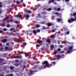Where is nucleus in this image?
<instances>
[{"label":"nucleus","instance_id":"f257e3e1","mask_svg":"<svg viewBox=\"0 0 76 76\" xmlns=\"http://www.w3.org/2000/svg\"><path fill=\"white\" fill-rule=\"evenodd\" d=\"M44 66H39L38 65H37L33 67V68L34 69H38L39 70H41L42 69H44L45 67H47L48 68H50V65H49V64L47 61H45L44 62Z\"/></svg>","mask_w":76,"mask_h":76},{"label":"nucleus","instance_id":"f03ea898","mask_svg":"<svg viewBox=\"0 0 76 76\" xmlns=\"http://www.w3.org/2000/svg\"><path fill=\"white\" fill-rule=\"evenodd\" d=\"M73 46L71 45V46H69L68 48H67L66 50H67V52L68 53H70L71 52H72L73 50H72Z\"/></svg>","mask_w":76,"mask_h":76},{"label":"nucleus","instance_id":"7ed1b4c3","mask_svg":"<svg viewBox=\"0 0 76 76\" xmlns=\"http://www.w3.org/2000/svg\"><path fill=\"white\" fill-rule=\"evenodd\" d=\"M76 21V17H75V19L73 18H72L70 19L69 20H68V22L69 23H72L73 22H74V21Z\"/></svg>","mask_w":76,"mask_h":76},{"label":"nucleus","instance_id":"20e7f679","mask_svg":"<svg viewBox=\"0 0 76 76\" xmlns=\"http://www.w3.org/2000/svg\"><path fill=\"white\" fill-rule=\"evenodd\" d=\"M37 72V70H35L34 71H30L28 73V76H31L32 75H33V74L34 73V72Z\"/></svg>","mask_w":76,"mask_h":76},{"label":"nucleus","instance_id":"39448f33","mask_svg":"<svg viewBox=\"0 0 76 76\" xmlns=\"http://www.w3.org/2000/svg\"><path fill=\"white\" fill-rule=\"evenodd\" d=\"M57 22H61L63 21L62 19L58 18L57 20Z\"/></svg>","mask_w":76,"mask_h":76},{"label":"nucleus","instance_id":"423d86ee","mask_svg":"<svg viewBox=\"0 0 76 76\" xmlns=\"http://www.w3.org/2000/svg\"><path fill=\"white\" fill-rule=\"evenodd\" d=\"M42 40H40L39 39H38L37 41V43H38V44H41L42 43Z\"/></svg>","mask_w":76,"mask_h":76},{"label":"nucleus","instance_id":"0eeeda50","mask_svg":"<svg viewBox=\"0 0 76 76\" xmlns=\"http://www.w3.org/2000/svg\"><path fill=\"white\" fill-rule=\"evenodd\" d=\"M26 12H27L28 13H32V12H31V11L28 10H26Z\"/></svg>","mask_w":76,"mask_h":76},{"label":"nucleus","instance_id":"6e6552de","mask_svg":"<svg viewBox=\"0 0 76 76\" xmlns=\"http://www.w3.org/2000/svg\"><path fill=\"white\" fill-rule=\"evenodd\" d=\"M62 56H64V55H62V56L60 55H57V59H59L60 58H61V57Z\"/></svg>","mask_w":76,"mask_h":76},{"label":"nucleus","instance_id":"1a4fd4ad","mask_svg":"<svg viewBox=\"0 0 76 76\" xmlns=\"http://www.w3.org/2000/svg\"><path fill=\"white\" fill-rule=\"evenodd\" d=\"M8 19H9V17H6L4 19H3V21H6V20H7Z\"/></svg>","mask_w":76,"mask_h":76},{"label":"nucleus","instance_id":"9d476101","mask_svg":"<svg viewBox=\"0 0 76 76\" xmlns=\"http://www.w3.org/2000/svg\"><path fill=\"white\" fill-rule=\"evenodd\" d=\"M17 18H22V15H17Z\"/></svg>","mask_w":76,"mask_h":76},{"label":"nucleus","instance_id":"9b49d317","mask_svg":"<svg viewBox=\"0 0 76 76\" xmlns=\"http://www.w3.org/2000/svg\"><path fill=\"white\" fill-rule=\"evenodd\" d=\"M46 41L47 42H48L49 44H50L51 43V42L50 41V39H47Z\"/></svg>","mask_w":76,"mask_h":76},{"label":"nucleus","instance_id":"f8f14e48","mask_svg":"<svg viewBox=\"0 0 76 76\" xmlns=\"http://www.w3.org/2000/svg\"><path fill=\"white\" fill-rule=\"evenodd\" d=\"M64 10V9H63L62 10H60V9L59 8H58L57 9V11H63V10Z\"/></svg>","mask_w":76,"mask_h":76},{"label":"nucleus","instance_id":"ddd939ff","mask_svg":"<svg viewBox=\"0 0 76 76\" xmlns=\"http://www.w3.org/2000/svg\"><path fill=\"white\" fill-rule=\"evenodd\" d=\"M55 15H56L58 16H60V15H61V14L60 13H59L58 12H56L55 13Z\"/></svg>","mask_w":76,"mask_h":76},{"label":"nucleus","instance_id":"4468645a","mask_svg":"<svg viewBox=\"0 0 76 76\" xmlns=\"http://www.w3.org/2000/svg\"><path fill=\"white\" fill-rule=\"evenodd\" d=\"M17 41H18V42H21L22 41H21V40L19 39H17Z\"/></svg>","mask_w":76,"mask_h":76},{"label":"nucleus","instance_id":"2eb2a0df","mask_svg":"<svg viewBox=\"0 0 76 76\" xmlns=\"http://www.w3.org/2000/svg\"><path fill=\"white\" fill-rule=\"evenodd\" d=\"M7 42V39H3V41H2V42L3 43H4Z\"/></svg>","mask_w":76,"mask_h":76},{"label":"nucleus","instance_id":"dca6fc26","mask_svg":"<svg viewBox=\"0 0 76 76\" xmlns=\"http://www.w3.org/2000/svg\"><path fill=\"white\" fill-rule=\"evenodd\" d=\"M33 34H36L37 32V30H34L33 31Z\"/></svg>","mask_w":76,"mask_h":76},{"label":"nucleus","instance_id":"f3484780","mask_svg":"<svg viewBox=\"0 0 76 76\" xmlns=\"http://www.w3.org/2000/svg\"><path fill=\"white\" fill-rule=\"evenodd\" d=\"M26 18H27V19H28V18H29V15H26Z\"/></svg>","mask_w":76,"mask_h":76},{"label":"nucleus","instance_id":"a211bd4d","mask_svg":"<svg viewBox=\"0 0 76 76\" xmlns=\"http://www.w3.org/2000/svg\"><path fill=\"white\" fill-rule=\"evenodd\" d=\"M47 10L48 11H50V10H52V9L51 8H49V9H47Z\"/></svg>","mask_w":76,"mask_h":76},{"label":"nucleus","instance_id":"6ab92c4d","mask_svg":"<svg viewBox=\"0 0 76 76\" xmlns=\"http://www.w3.org/2000/svg\"><path fill=\"white\" fill-rule=\"evenodd\" d=\"M14 58H19V57L18 56H16L14 57Z\"/></svg>","mask_w":76,"mask_h":76},{"label":"nucleus","instance_id":"aec40b11","mask_svg":"<svg viewBox=\"0 0 76 76\" xmlns=\"http://www.w3.org/2000/svg\"><path fill=\"white\" fill-rule=\"evenodd\" d=\"M48 26H50L51 25V24L50 23H49L47 24Z\"/></svg>","mask_w":76,"mask_h":76},{"label":"nucleus","instance_id":"412c9836","mask_svg":"<svg viewBox=\"0 0 76 76\" xmlns=\"http://www.w3.org/2000/svg\"><path fill=\"white\" fill-rule=\"evenodd\" d=\"M5 51H7L8 50V48L7 47H5Z\"/></svg>","mask_w":76,"mask_h":76},{"label":"nucleus","instance_id":"4be33fe9","mask_svg":"<svg viewBox=\"0 0 76 76\" xmlns=\"http://www.w3.org/2000/svg\"><path fill=\"white\" fill-rule=\"evenodd\" d=\"M40 26L39 25L37 24L36 25V28H39Z\"/></svg>","mask_w":76,"mask_h":76},{"label":"nucleus","instance_id":"5701e85b","mask_svg":"<svg viewBox=\"0 0 76 76\" xmlns=\"http://www.w3.org/2000/svg\"><path fill=\"white\" fill-rule=\"evenodd\" d=\"M51 63H52V64H56V63L55 62H51Z\"/></svg>","mask_w":76,"mask_h":76},{"label":"nucleus","instance_id":"b1692460","mask_svg":"<svg viewBox=\"0 0 76 76\" xmlns=\"http://www.w3.org/2000/svg\"><path fill=\"white\" fill-rule=\"evenodd\" d=\"M10 68L12 69H14V67L13 66H10Z\"/></svg>","mask_w":76,"mask_h":76},{"label":"nucleus","instance_id":"393cba45","mask_svg":"<svg viewBox=\"0 0 76 76\" xmlns=\"http://www.w3.org/2000/svg\"><path fill=\"white\" fill-rule=\"evenodd\" d=\"M50 47L52 48H54V45H51L50 46Z\"/></svg>","mask_w":76,"mask_h":76},{"label":"nucleus","instance_id":"a878e982","mask_svg":"<svg viewBox=\"0 0 76 76\" xmlns=\"http://www.w3.org/2000/svg\"><path fill=\"white\" fill-rule=\"evenodd\" d=\"M10 26L9 24H7V28H9Z\"/></svg>","mask_w":76,"mask_h":76},{"label":"nucleus","instance_id":"bb28decb","mask_svg":"<svg viewBox=\"0 0 76 76\" xmlns=\"http://www.w3.org/2000/svg\"><path fill=\"white\" fill-rule=\"evenodd\" d=\"M33 63L34 64H37V62L36 61H33Z\"/></svg>","mask_w":76,"mask_h":76},{"label":"nucleus","instance_id":"cd10ccee","mask_svg":"<svg viewBox=\"0 0 76 76\" xmlns=\"http://www.w3.org/2000/svg\"><path fill=\"white\" fill-rule=\"evenodd\" d=\"M3 30L4 31H7V29L6 28H4L3 29Z\"/></svg>","mask_w":76,"mask_h":76},{"label":"nucleus","instance_id":"c85d7f7f","mask_svg":"<svg viewBox=\"0 0 76 76\" xmlns=\"http://www.w3.org/2000/svg\"><path fill=\"white\" fill-rule=\"evenodd\" d=\"M13 30H14V28H12L10 29V31H13Z\"/></svg>","mask_w":76,"mask_h":76},{"label":"nucleus","instance_id":"c756f323","mask_svg":"<svg viewBox=\"0 0 76 76\" xmlns=\"http://www.w3.org/2000/svg\"><path fill=\"white\" fill-rule=\"evenodd\" d=\"M16 3L17 4H19L20 3V2L19 1H17Z\"/></svg>","mask_w":76,"mask_h":76},{"label":"nucleus","instance_id":"7c9ffc66","mask_svg":"<svg viewBox=\"0 0 76 76\" xmlns=\"http://www.w3.org/2000/svg\"><path fill=\"white\" fill-rule=\"evenodd\" d=\"M15 65L16 66H19V64H15Z\"/></svg>","mask_w":76,"mask_h":76},{"label":"nucleus","instance_id":"2f4dec72","mask_svg":"<svg viewBox=\"0 0 76 76\" xmlns=\"http://www.w3.org/2000/svg\"><path fill=\"white\" fill-rule=\"evenodd\" d=\"M36 31H37V32H40V30L39 29H37Z\"/></svg>","mask_w":76,"mask_h":76},{"label":"nucleus","instance_id":"473e14b6","mask_svg":"<svg viewBox=\"0 0 76 76\" xmlns=\"http://www.w3.org/2000/svg\"><path fill=\"white\" fill-rule=\"evenodd\" d=\"M51 18H52V19H53V20L54 19V16H52V17Z\"/></svg>","mask_w":76,"mask_h":76},{"label":"nucleus","instance_id":"72a5a7b5","mask_svg":"<svg viewBox=\"0 0 76 76\" xmlns=\"http://www.w3.org/2000/svg\"><path fill=\"white\" fill-rule=\"evenodd\" d=\"M64 29H65V31H67L68 30V29H67L66 28H65L64 27Z\"/></svg>","mask_w":76,"mask_h":76},{"label":"nucleus","instance_id":"f704fd0d","mask_svg":"<svg viewBox=\"0 0 76 76\" xmlns=\"http://www.w3.org/2000/svg\"><path fill=\"white\" fill-rule=\"evenodd\" d=\"M64 53V51L60 52V53Z\"/></svg>","mask_w":76,"mask_h":76},{"label":"nucleus","instance_id":"c9c22d12","mask_svg":"<svg viewBox=\"0 0 76 76\" xmlns=\"http://www.w3.org/2000/svg\"><path fill=\"white\" fill-rule=\"evenodd\" d=\"M19 76H22L23 75L22 74V73H20L19 74Z\"/></svg>","mask_w":76,"mask_h":76},{"label":"nucleus","instance_id":"e433bc0d","mask_svg":"<svg viewBox=\"0 0 76 76\" xmlns=\"http://www.w3.org/2000/svg\"><path fill=\"white\" fill-rule=\"evenodd\" d=\"M23 45H26V43L24 42V43H23Z\"/></svg>","mask_w":76,"mask_h":76},{"label":"nucleus","instance_id":"4c0bfd02","mask_svg":"<svg viewBox=\"0 0 76 76\" xmlns=\"http://www.w3.org/2000/svg\"><path fill=\"white\" fill-rule=\"evenodd\" d=\"M25 56L26 57H27L28 56V54L27 53H26L25 54Z\"/></svg>","mask_w":76,"mask_h":76},{"label":"nucleus","instance_id":"58836bf2","mask_svg":"<svg viewBox=\"0 0 76 76\" xmlns=\"http://www.w3.org/2000/svg\"><path fill=\"white\" fill-rule=\"evenodd\" d=\"M58 51H60L61 50V49H60V48H59L58 49Z\"/></svg>","mask_w":76,"mask_h":76},{"label":"nucleus","instance_id":"ea45409f","mask_svg":"<svg viewBox=\"0 0 76 76\" xmlns=\"http://www.w3.org/2000/svg\"><path fill=\"white\" fill-rule=\"evenodd\" d=\"M47 29V27H44L43 28V29Z\"/></svg>","mask_w":76,"mask_h":76},{"label":"nucleus","instance_id":"a19ab883","mask_svg":"<svg viewBox=\"0 0 76 76\" xmlns=\"http://www.w3.org/2000/svg\"><path fill=\"white\" fill-rule=\"evenodd\" d=\"M60 48H63V46L61 45L60 46Z\"/></svg>","mask_w":76,"mask_h":76},{"label":"nucleus","instance_id":"79ce46f5","mask_svg":"<svg viewBox=\"0 0 76 76\" xmlns=\"http://www.w3.org/2000/svg\"><path fill=\"white\" fill-rule=\"evenodd\" d=\"M55 31V30H53L52 31V32H54V31Z\"/></svg>","mask_w":76,"mask_h":76},{"label":"nucleus","instance_id":"37998d69","mask_svg":"<svg viewBox=\"0 0 76 76\" xmlns=\"http://www.w3.org/2000/svg\"><path fill=\"white\" fill-rule=\"evenodd\" d=\"M1 3L0 2V7H2V5H1Z\"/></svg>","mask_w":76,"mask_h":76},{"label":"nucleus","instance_id":"c03bdc74","mask_svg":"<svg viewBox=\"0 0 76 76\" xmlns=\"http://www.w3.org/2000/svg\"><path fill=\"white\" fill-rule=\"evenodd\" d=\"M15 62H18V60H16L15 61Z\"/></svg>","mask_w":76,"mask_h":76},{"label":"nucleus","instance_id":"a18cd8bd","mask_svg":"<svg viewBox=\"0 0 76 76\" xmlns=\"http://www.w3.org/2000/svg\"><path fill=\"white\" fill-rule=\"evenodd\" d=\"M66 2H68V1H69V0H65Z\"/></svg>","mask_w":76,"mask_h":76},{"label":"nucleus","instance_id":"49530a36","mask_svg":"<svg viewBox=\"0 0 76 76\" xmlns=\"http://www.w3.org/2000/svg\"><path fill=\"white\" fill-rule=\"evenodd\" d=\"M23 53V52L22 51H21L19 52V54H22Z\"/></svg>","mask_w":76,"mask_h":76},{"label":"nucleus","instance_id":"de8ad7c7","mask_svg":"<svg viewBox=\"0 0 76 76\" xmlns=\"http://www.w3.org/2000/svg\"><path fill=\"white\" fill-rule=\"evenodd\" d=\"M23 6L24 7H26V5L25 4H24L23 5Z\"/></svg>","mask_w":76,"mask_h":76},{"label":"nucleus","instance_id":"09e8293b","mask_svg":"<svg viewBox=\"0 0 76 76\" xmlns=\"http://www.w3.org/2000/svg\"><path fill=\"white\" fill-rule=\"evenodd\" d=\"M51 38H54V36H53V35H52L51 36Z\"/></svg>","mask_w":76,"mask_h":76},{"label":"nucleus","instance_id":"8fccbe9b","mask_svg":"<svg viewBox=\"0 0 76 76\" xmlns=\"http://www.w3.org/2000/svg\"><path fill=\"white\" fill-rule=\"evenodd\" d=\"M54 0H51L52 3H53V2H54Z\"/></svg>","mask_w":76,"mask_h":76},{"label":"nucleus","instance_id":"3c124183","mask_svg":"<svg viewBox=\"0 0 76 76\" xmlns=\"http://www.w3.org/2000/svg\"><path fill=\"white\" fill-rule=\"evenodd\" d=\"M57 52H54V54H57Z\"/></svg>","mask_w":76,"mask_h":76},{"label":"nucleus","instance_id":"603ef678","mask_svg":"<svg viewBox=\"0 0 76 76\" xmlns=\"http://www.w3.org/2000/svg\"><path fill=\"white\" fill-rule=\"evenodd\" d=\"M76 15V13H75L73 14L74 16H75V15Z\"/></svg>","mask_w":76,"mask_h":76},{"label":"nucleus","instance_id":"864d4df0","mask_svg":"<svg viewBox=\"0 0 76 76\" xmlns=\"http://www.w3.org/2000/svg\"><path fill=\"white\" fill-rule=\"evenodd\" d=\"M3 50V48H1L0 50L1 51H2V50Z\"/></svg>","mask_w":76,"mask_h":76},{"label":"nucleus","instance_id":"5fc2aeb1","mask_svg":"<svg viewBox=\"0 0 76 76\" xmlns=\"http://www.w3.org/2000/svg\"><path fill=\"white\" fill-rule=\"evenodd\" d=\"M23 67H24V68H26V66H25V65H24L23 66Z\"/></svg>","mask_w":76,"mask_h":76},{"label":"nucleus","instance_id":"6e6d98bb","mask_svg":"<svg viewBox=\"0 0 76 76\" xmlns=\"http://www.w3.org/2000/svg\"><path fill=\"white\" fill-rule=\"evenodd\" d=\"M66 34H69V31H67Z\"/></svg>","mask_w":76,"mask_h":76},{"label":"nucleus","instance_id":"4d7b16f0","mask_svg":"<svg viewBox=\"0 0 76 76\" xmlns=\"http://www.w3.org/2000/svg\"><path fill=\"white\" fill-rule=\"evenodd\" d=\"M61 32H60V31H58V34H61Z\"/></svg>","mask_w":76,"mask_h":76},{"label":"nucleus","instance_id":"13d9d810","mask_svg":"<svg viewBox=\"0 0 76 76\" xmlns=\"http://www.w3.org/2000/svg\"><path fill=\"white\" fill-rule=\"evenodd\" d=\"M36 47H39V45H36Z\"/></svg>","mask_w":76,"mask_h":76},{"label":"nucleus","instance_id":"bf43d9fd","mask_svg":"<svg viewBox=\"0 0 76 76\" xmlns=\"http://www.w3.org/2000/svg\"><path fill=\"white\" fill-rule=\"evenodd\" d=\"M2 32H3V31L1 30L0 31V33H2Z\"/></svg>","mask_w":76,"mask_h":76},{"label":"nucleus","instance_id":"052dcab7","mask_svg":"<svg viewBox=\"0 0 76 76\" xmlns=\"http://www.w3.org/2000/svg\"><path fill=\"white\" fill-rule=\"evenodd\" d=\"M41 6V5H40V4H38V5H37V6L38 7H39V6Z\"/></svg>","mask_w":76,"mask_h":76},{"label":"nucleus","instance_id":"680f3d73","mask_svg":"<svg viewBox=\"0 0 76 76\" xmlns=\"http://www.w3.org/2000/svg\"><path fill=\"white\" fill-rule=\"evenodd\" d=\"M38 17H40V14H39L38 15Z\"/></svg>","mask_w":76,"mask_h":76},{"label":"nucleus","instance_id":"e2e57ef3","mask_svg":"<svg viewBox=\"0 0 76 76\" xmlns=\"http://www.w3.org/2000/svg\"><path fill=\"white\" fill-rule=\"evenodd\" d=\"M13 21V19H12L10 20V21L11 22H12V21Z\"/></svg>","mask_w":76,"mask_h":76},{"label":"nucleus","instance_id":"0e129e2a","mask_svg":"<svg viewBox=\"0 0 76 76\" xmlns=\"http://www.w3.org/2000/svg\"><path fill=\"white\" fill-rule=\"evenodd\" d=\"M6 45H9V43H6Z\"/></svg>","mask_w":76,"mask_h":76},{"label":"nucleus","instance_id":"69168bd1","mask_svg":"<svg viewBox=\"0 0 76 76\" xmlns=\"http://www.w3.org/2000/svg\"><path fill=\"white\" fill-rule=\"evenodd\" d=\"M17 22H18V21H15V23H17Z\"/></svg>","mask_w":76,"mask_h":76},{"label":"nucleus","instance_id":"338daca9","mask_svg":"<svg viewBox=\"0 0 76 76\" xmlns=\"http://www.w3.org/2000/svg\"><path fill=\"white\" fill-rule=\"evenodd\" d=\"M19 25H17V27H19Z\"/></svg>","mask_w":76,"mask_h":76},{"label":"nucleus","instance_id":"774afa93","mask_svg":"<svg viewBox=\"0 0 76 76\" xmlns=\"http://www.w3.org/2000/svg\"><path fill=\"white\" fill-rule=\"evenodd\" d=\"M16 7H14V9H16Z\"/></svg>","mask_w":76,"mask_h":76}]
</instances>
